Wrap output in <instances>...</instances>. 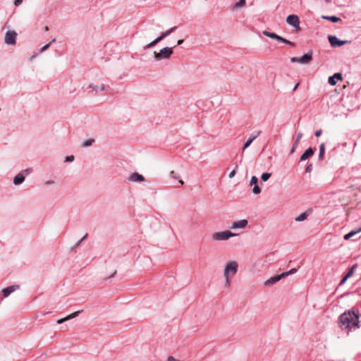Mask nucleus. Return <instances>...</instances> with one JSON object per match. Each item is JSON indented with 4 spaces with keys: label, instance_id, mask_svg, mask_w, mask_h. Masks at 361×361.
Returning a JSON list of instances; mask_svg holds the SVG:
<instances>
[{
    "label": "nucleus",
    "instance_id": "nucleus-1",
    "mask_svg": "<svg viewBox=\"0 0 361 361\" xmlns=\"http://www.w3.org/2000/svg\"><path fill=\"white\" fill-rule=\"evenodd\" d=\"M341 327L350 331L355 330L359 327V317L354 312H345L340 317Z\"/></svg>",
    "mask_w": 361,
    "mask_h": 361
},
{
    "label": "nucleus",
    "instance_id": "nucleus-2",
    "mask_svg": "<svg viewBox=\"0 0 361 361\" xmlns=\"http://www.w3.org/2000/svg\"><path fill=\"white\" fill-rule=\"evenodd\" d=\"M238 270V263L236 261H228L225 264L223 275L224 278V288H229L231 285V278L235 276Z\"/></svg>",
    "mask_w": 361,
    "mask_h": 361
},
{
    "label": "nucleus",
    "instance_id": "nucleus-3",
    "mask_svg": "<svg viewBox=\"0 0 361 361\" xmlns=\"http://www.w3.org/2000/svg\"><path fill=\"white\" fill-rule=\"evenodd\" d=\"M238 234L232 233L228 230L224 231L214 232L212 235V239L213 241H225L228 240L231 237L237 236Z\"/></svg>",
    "mask_w": 361,
    "mask_h": 361
},
{
    "label": "nucleus",
    "instance_id": "nucleus-4",
    "mask_svg": "<svg viewBox=\"0 0 361 361\" xmlns=\"http://www.w3.org/2000/svg\"><path fill=\"white\" fill-rule=\"evenodd\" d=\"M176 47V46H174L173 47H164L161 49L159 53L155 51L154 53V58L156 61L169 59L173 54V48Z\"/></svg>",
    "mask_w": 361,
    "mask_h": 361
},
{
    "label": "nucleus",
    "instance_id": "nucleus-5",
    "mask_svg": "<svg viewBox=\"0 0 361 361\" xmlns=\"http://www.w3.org/2000/svg\"><path fill=\"white\" fill-rule=\"evenodd\" d=\"M262 34L264 35V36H267L268 37H270L271 39H276L279 42H283L284 44H288L291 47H295V44L278 35H276V33H274V32H268V31H263L262 32Z\"/></svg>",
    "mask_w": 361,
    "mask_h": 361
},
{
    "label": "nucleus",
    "instance_id": "nucleus-6",
    "mask_svg": "<svg viewBox=\"0 0 361 361\" xmlns=\"http://www.w3.org/2000/svg\"><path fill=\"white\" fill-rule=\"evenodd\" d=\"M312 59V53L310 51L305 54H304L301 57H292L290 58V61L292 63H299L302 64H307L309 63Z\"/></svg>",
    "mask_w": 361,
    "mask_h": 361
},
{
    "label": "nucleus",
    "instance_id": "nucleus-7",
    "mask_svg": "<svg viewBox=\"0 0 361 361\" xmlns=\"http://www.w3.org/2000/svg\"><path fill=\"white\" fill-rule=\"evenodd\" d=\"M32 169H27L17 174L13 178V183L16 185L21 184L25 180V176L32 172Z\"/></svg>",
    "mask_w": 361,
    "mask_h": 361
},
{
    "label": "nucleus",
    "instance_id": "nucleus-8",
    "mask_svg": "<svg viewBox=\"0 0 361 361\" xmlns=\"http://www.w3.org/2000/svg\"><path fill=\"white\" fill-rule=\"evenodd\" d=\"M286 22L290 25L295 28L296 31L300 30V19L296 15H289L286 18Z\"/></svg>",
    "mask_w": 361,
    "mask_h": 361
},
{
    "label": "nucleus",
    "instance_id": "nucleus-9",
    "mask_svg": "<svg viewBox=\"0 0 361 361\" xmlns=\"http://www.w3.org/2000/svg\"><path fill=\"white\" fill-rule=\"evenodd\" d=\"M17 33L15 31H8L5 35V43L13 45L16 42Z\"/></svg>",
    "mask_w": 361,
    "mask_h": 361
},
{
    "label": "nucleus",
    "instance_id": "nucleus-10",
    "mask_svg": "<svg viewBox=\"0 0 361 361\" xmlns=\"http://www.w3.org/2000/svg\"><path fill=\"white\" fill-rule=\"evenodd\" d=\"M328 39L331 46L333 47H341L345 44V41H341L334 35H329L328 37Z\"/></svg>",
    "mask_w": 361,
    "mask_h": 361
},
{
    "label": "nucleus",
    "instance_id": "nucleus-11",
    "mask_svg": "<svg viewBox=\"0 0 361 361\" xmlns=\"http://www.w3.org/2000/svg\"><path fill=\"white\" fill-rule=\"evenodd\" d=\"M248 224V221L246 219H241L232 223V229H243L245 228Z\"/></svg>",
    "mask_w": 361,
    "mask_h": 361
},
{
    "label": "nucleus",
    "instance_id": "nucleus-12",
    "mask_svg": "<svg viewBox=\"0 0 361 361\" xmlns=\"http://www.w3.org/2000/svg\"><path fill=\"white\" fill-rule=\"evenodd\" d=\"M283 278V277L281 274H279V275H276V276H274L273 277H271L270 279H267V281H264V286L267 287V286H269L271 285H273L275 283L279 281Z\"/></svg>",
    "mask_w": 361,
    "mask_h": 361
},
{
    "label": "nucleus",
    "instance_id": "nucleus-13",
    "mask_svg": "<svg viewBox=\"0 0 361 361\" xmlns=\"http://www.w3.org/2000/svg\"><path fill=\"white\" fill-rule=\"evenodd\" d=\"M258 179L256 176H252L250 180V185H254L252 188V192L255 195L259 194L261 192V188L257 185Z\"/></svg>",
    "mask_w": 361,
    "mask_h": 361
},
{
    "label": "nucleus",
    "instance_id": "nucleus-14",
    "mask_svg": "<svg viewBox=\"0 0 361 361\" xmlns=\"http://www.w3.org/2000/svg\"><path fill=\"white\" fill-rule=\"evenodd\" d=\"M128 180L130 182H143L145 181V178L142 175L135 172L128 177Z\"/></svg>",
    "mask_w": 361,
    "mask_h": 361
},
{
    "label": "nucleus",
    "instance_id": "nucleus-15",
    "mask_svg": "<svg viewBox=\"0 0 361 361\" xmlns=\"http://www.w3.org/2000/svg\"><path fill=\"white\" fill-rule=\"evenodd\" d=\"M20 286L18 285H13L10 286L2 290L3 295L6 298L8 297L11 293L14 292L16 290L18 289Z\"/></svg>",
    "mask_w": 361,
    "mask_h": 361
},
{
    "label": "nucleus",
    "instance_id": "nucleus-16",
    "mask_svg": "<svg viewBox=\"0 0 361 361\" xmlns=\"http://www.w3.org/2000/svg\"><path fill=\"white\" fill-rule=\"evenodd\" d=\"M339 80H342V75L340 73H336L334 75L329 78L328 82L331 85L334 86L336 85L337 81Z\"/></svg>",
    "mask_w": 361,
    "mask_h": 361
},
{
    "label": "nucleus",
    "instance_id": "nucleus-17",
    "mask_svg": "<svg viewBox=\"0 0 361 361\" xmlns=\"http://www.w3.org/2000/svg\"><path fill=\"white\" fill-rule=\"evenodd\" d=\"M260 133H261V131L259 130L255 134L252 135L248 138V140L245 142L243 149L248 147L251 145V143L259 135Z\"/></svg>",
    "mask_w": 361,
    "mask_h": 361
},
{
    "label": "nucleus",
    "instance_id": "nucleus-18",
    "mask_svg": "<svg viewBox=\"0 0 361 361\" xmlns=\"http://www.w3.org/2000/svg\"><path fill=\"white\" fill-rule=\"evenodd\" d=\"M80 313V311L75 312L68 315L67 317H66L64 318L59 319L57 321V323L58 324H62V323L65 322L66 321H68V320H70L71 319H73V318L76 317L77 316L79 315Z\"/></svg>",
    "mask_w": 361,
    "mask_h": 361
},
{
    "label": "nucleus",
    "instance_id": "nucleus-19",
    "mask_svg": "<svg viewBox=\"0 0 361 361\" xmlns=\"http://www.w3.org/2000/svg\"><path fill=\"white\" fill-rule=\"evenodd\" d=\"M314 154V151L312 147H309L305 151V152L300 157V161H305L309 157L312 156Z\"/></svg>",
    "mask_w": 361,
    "mask_h": 361
},
{
    "label": "nucleus",
    "instance_id": "nucleus-20",
    "mask_svg": "<svg viewBox=\"0 0 361 361\" xmlns=\"http://www.w3.org/2000/svg\"><path fill=\"white\" fill-rule=\"evenodd\" d=\"M89 87L92 90V91H94L96 92L99 91H104L105 90V85L104 84H102L100 86L95 85L93 84L89 85Z\"/></svg>",
    "mask_w": 361,
    "mask_h": 361
},
{
    "label": "nucleus",
    "instance_id": "nucleus-21",
    "mask_svg": "<svg viewBox=\"0 0 361 361\" xmlns=\"http://www.w3.org/2000/svg\"><path fill=\"white\" fill-rule=\"evenodd\" d=\"M360 232H361V227L357 228V230L352 231L349 232L348 233L345 234L344 235V239L349 240L351 237H353V235H355V234H357Z\"/></svg>",
    "mask_w": 361,
    "mask_h": 361
},
{
    "label": "nucleus",
    "instance_id": "nucleus-22",
    "mask_svg": "<svg viewBox=\"0 0 361 361\" xmlns=\"http://www.w3.org/2000/svg\"><path fill=\"white\" fill-rule=\"evenodd\" d=\"M308 216H309V212H305L300 214L298 216H297L295 218V221H302L305 220Z\"/></svg>",
    "mask_w": 361,
    "mask_h": 361
},
{
    "label": "nucleus",
    "instance_id": "nucleus-23",
    "mask_svg": "<svg viewBox=\"0 0 361 361\" xmlns=\"http://www.w3.org/2000/svg\"><path fill=\"white\" fill-rule=\"evenodd\" d=\"M323 19H325V20H330L333 23H337L338 21L341 20V19L335 16H323L322 17Z\"/></svg>",
    "mask_w": 361,
    "mask_h": 361
},
{
    "label": "nucleus",
    "instance_id": "nucleus-24",
    "mask_svg": "<svg viewBox=\"0 0 361 361\" xmlns=\"http://www.w3.org/2000/svg\"><path fill=\"white\" fill-rule=\"evenodd\" d=\"M325 152V145L324 143H322L319 146V159H324V154Z\"/></svg>",
    "mask_w": 361,
    "mask_h": 361
},
{
    "label": "nucleus",
    "instance_id": "nucleus-25",
    "mask_svg": "<svg viewBox=\"0 0 361 361\" xmlns=\"http://www.w3.org/2000/svg\"><path fill=\"white\" fill-rule=\"evenodd\" d=\"M356 267H357V265H356V264H355V265L352 266V267L349 269L348 271V272H347V274H345V276H346L348 279H349L350 276H352L353 275L354 271H355V269H356Z\"/></svg>",
    "mask_w": 361,
    "mask_h": 361
},
{
    "label": "nucleus",
    "instance_id": "nucleus-26",
    "mask_svg": "<svg viewBox=\"0 0 361 361\" xmlns=\"http://www.w3.org/2000/svg\"><path fill=\"white\" fill-rule=\"evenodd\" d=\"M159 42V40L156 38L154 40H153L152 42H151L150 43L147 44L145 47V49H150V48L154 47L156 44H157Z\"/></svg>",
    "mask_w": 361,
    "mask_h": 361
},
{
    "label": "nucleus",
    "instance_id": "nucleus-27",
    "mask_svg": "<svg viewBox=\"0 0 361 361\" xmlns=\"http://www.w3.org/2000/svg\"><path fill=\"white\" fill-rule=\"evenodd\" d=\"M94 140H93V139L86 140L82 142V146L83 147H87L91 146L94 143Z\"/></svg>",
    "mask_w": 361,
    "mask_h": 361
},
{
    "label": "nucleus",
    "instance_id": "nucleus-28",
    "mask_svg": "<svg viewBox=\"0 0 361 361\" xmlns=\"http://www.w3.org/2000/svg\"><path fill=\"white\" fill-rule=\"evenodd\" d=\"M296 271H297V269H295V268H293L290 270H289L288 271L283 272L281 274H282L283 277L284 278V277L288 276H289L290 274H295Z\"/></svg>",
    "mask_w": 361,
    "mask_h": 361
},
{
    "label": "nucleus",
    "instance_id": "nucleus-29",
    "mask_svg": "<svg viewBox=\"0 0 361 361\" xmlns=\"http://www.w3.org/2000/svg\"><path fill=\"white\" fill-rule=\"evenodd\" d=\"M271 176L270 173H264L261 176V179L262 181H267Z\"/></svg>",
    "mask_w": 361,
    "mask_h": 361
},
{
    "label": "nucleus",
    "instance_id": "nucleus-30",
    "mask_svg": "<svg viewBox=\"0 0 361 361\" xmlns=\"http://www.w3.org/2000/svg\"><path fill=\"white\" fill-rule=\"evenodd\" d=\"M302 134L301 133H299L297 135V137L293 143V144H295V147H298L299 142H300V139L302 138Z\"/></svg>",
    "mask_w": 361,
    "mask_h": 361
},
{
    "label": "nucleus",
    "instance_id": "nucleus-31",
    "mask_svg": "<svg viewBox=\"0 0 361 361\" xmlns=\"http://www.w3.org/2000/svg\"><path fill=\"white\" fill-rule=\"evenodd\" d=\"M176 28H177V27L174 26V27H172L166 30L164 32L166 34V35L169 36L170 34H171L173 32H174L176 30Z\"/></svg>",
    "mask_w": 361,
    "mask_h": 361
},
{
    "label": "nucleus",
    "instance_id": "nucleus-32",
    "mask_svg": "<svg viewBox=\"0 0 361 361\" xmlns=\"http://www.w3.org/2000/svg\"><path fill=\"white\" fill-rule=\"evenodd\" d=\"M51 45V43H48L47 44H45L44 46H43L40 50H39V53H42L44 51H45Z\"/></svg>",
    "mask_w": 361,
    "mask_h": 361
},
{
    "label": "nucleus",
    "instance_id": "nucleus-33",
    "mask_svg": "<svg viewBox=\"0 0 361 361\" xmlns=\"http://www.w3.org/2000/svg\"><path fill=\"white\" fill-rule=\"evenodd\" d=\"M166 37H167L166 34L165 33V32H163L161 33V35L158 37H157V39L159 40V42H161Z\"/></svg>",
    "mask_w": 361,
    "mask_h": 361
},
{
    "label": "nucleus",
    "instance_id": "nucleus-34",
    "mask_svg": "<svg viewBox=\"0 0 361 361\" xmlns=\"http://www.w3.org/2000/svg\"><path fill=\"white\" fill-rule=\"evenodd\" d=\"M245 0H239L238 2H237L235 5V7H240L245 4Z\"/></svg>",
    "mask_w": 361,
    "mask_h": 361
},
{
    "label": "nucleus",
    "instance_id": "nucleus-35",
    "mask_svg": "<svg viewBox=\"0 0 361 361\" xmlns=\"http://www.w3.org/2000/svg\"><path fill=\"white\" fill-rule=\"evenodd\" d=\"M312 170V164H308L305 168V172L306 173H310Z\"/></svg>",
    "mask_w": 361,
    "mask_h": 361
},
{
    "label": "nucleus",
    "instance_id": "nucleus-36",
    "mask_svg": "<svg viewBox=\"0 0 361 361\" xmlns=\"http://www.w3.org/2000/svg\"><path fill=\"white\" fill-rule=\"evenodd\" d=\"M170 175L173 178H175V179H177L179 178L178 174L173 171H171Z\"/></svg>",
    "mask_w": 361,
    "mask_h": 361
},
{
    "label": "nucleus",
    "instance_id": "nucleus-37",
    "mask_svg": "<svg viewBox=\"0 0 361 361\" xmlns=\"http://www.w3.org/2000/svg\"><path fill=\"white\" fill-rule=\"evenodd\" d=\"M348 278L345 275V276L343 277V279H341V281H340V283H339V286H342V285H343V284L345 283V281L348 280Z\"/></svg>",
    "mask_w": 361,
    "mask_h": 361
},
{
    "label": "nucleus",
    "instance_id": "nucleus-38",
    "mask_svg": "<svg viewBox=\"0 0 361 361\" xmlns=\"http://www.w3.org/2000/svg\"><path fill=\"white\" fill-rule=\"evenodd\" d=\"M348 278L345 275V276L343 277V279H341V281H340V283H339V286H342V285H343V284L345 283V281L348 280Z\"/></svg>",
    "mask_w": 361,
    "mask_h": 361
},
{
    "label": "nucleus",
    "instance_id": "nucleus-39",
    "mask_svg": "<svg viewBox=\"0 0 361 361\" xmlns=\"http://www.w3.org/2000/svg\"><path fill=\"white\" fill-rule=\"evenodd\" d=\"M236 169H237V166L235 167V169H234L228 175V177L230 178H232L236 173Z\"/></svg>",
    "mask_w": 361,
    "mask_h": 361
},
{
    "label": "nucleus",
    "instance_id": "nucleus-40",
    "mask_svg": "<svg viewBox=\"0 0 361 361\" xmlns=\"http://www.w3.org/2000/svg\"><path fill=\"white\" fill-rule=\"evenodd\" d=\"M73 159H74V156L73 155L68 156L66 158V161H73Z\"/></svg>",
    "mask_w": 361,
    "mask_h": 361
},
{
    "label": "nucleus",
    "instance_id": "nucleus-41",
    "mask_svg": "<svg viewBox=\"0 0 361 361\" xmlns=\"http://www.w3.org/2000/svg\"><path fill=\"white\" fill-rule=\"evenodd\" d=\"M322 130H317L315 132L314 135H315L316 137H319L322 135Z\"/></svg>",
    "mask_w": 361,
    "mask_h": 361
},
{
    "label": "nucleus",
    "instance_id": "nucleus-42",
    "mask_svg": "<svg viewBox=\"0 0 361 361\" xmlns=\"http://www.w3.org/2000/svg\"><path fill=\"white\" fill-rule=\"evenodd\" d=\"M22 1H23V0H16V1H14V4H15L16 6H19L20 4H21Z\"/></svg>",
    "mask_w": 361,
    "mask_h": 361
},
{
    "label": "nucleus",
    "instance_id": "nucleus-43",
    "mask_svg": "<svg viewBox=\"0 0 361 361\" xmlns=\"http://www.w3.org/2000/svg\"><path fill=\"white\" fill-rule=\"evenodd\" d=\"M87 236V234H85L80 240L79 242L77 243L76 245H78Z\"/></svg>",
    "mask_w": 361,
    "mask_h": 361
},
{
    "label": "nucleus",
    "instance_id": "nucleus-44",
    "mask_svg": "<svg viewBox=\"0 0 361 361\" xmlns=\"http://www.w3.org/2000/svg\"><path fill=\"white\" fill-rule=\"evenodd\" d=\"M183 42V39H179L177 42V45H180Z\"/></svg>",
    "mask_w": 361,
    "mask_h": 361
},
{
    "label": "nucleus",
    "instance_id": "nucleus-45",
    "mask_svg": "<svg viewBox=\"0 0 361 361\" xmlns=\"http://www.w3.org/2000/svg\"><path fill=\"white\" fill-rule=\"evenodd\" d=\"M296 147H295V144H293V147H292V149H291V152H291V153H293V152H295V150Z\"/></svg>",
    "mask_w": 361,
    "mask_h": 361
},
{
    "label": "nucleus",
    "instance_id": "nucleus-46",
    "mask_svg": "<svg viewBox=\"0 0 361 361\" xmlns=\"http://www.w3.org/2000/svg\"><path fill=\"white\" fill-rule=\"evenodd\" d=\"M37 56V54H34V55H32V56L30 57V61L33 60V59H34Z\"/></svg>",
    "mask_w": 361,
    "mask_h": 361
},
{
    "label": "nucleus",
    "instance_id": "nucleus-47",
    "mask_svg": "<svg viewBox=\"0 0 361 361\" xmlns=\"http://www.w3.org/2000/svg\"><path fill=\"white\" fill-rule=\"evenodd\" d=\"M55 42H56V39L54 38L49 43H51V44L52 43H54Z\"/></svg>",
    "mask_w": 361,
    "mask_h": 361
},
{
    "label": "nucleus",
    "instance_id": "nucleus-48",
    "mask_svg": "<svg viewBox=\"0 0 361 361\" xmlns=\"http://www.w3.org/2000/svg\"><path fill=\"white\" fill-rule=\"evenodd\" d=\"M299 84H296L295 86L293 88V90H295L297 89V87H298Z\"/></svg>",
    "mask_w": 361,
    "mask_h": 361
},
{
    "label": "nucleus",
    "instance_id": "nucleus-49",
    "mask_svg": "<svg viewBox=\"0 0 361 361\" xmlns=\"http://www.w3.org/2000/svg\"><path fill=\"white\" fill-rule=\"evenodd\" d=\"M179 183H180V184L181 185H183V183H184V182H183V180H179Z\"/></svg>",
    "mask_w": 361,
    "mask_h": 361
},
{
    "label": "nucleus",
    "instance_id": "nucleus-50",
    "mask_svg": "<svg viewBox=\"0 0 361 361\" xmlns=\"http://www.w3.org/2000/svg\"><path fill=\"white\" fill-rule=\"evenodd\" d=\"M44 30H45V31H48V30H49V27H48L47 26H46V27H44Z\"/></svg>",
    "mask_w": 361,
    "mask_h": 361
},
{
    "label": "nucleus",
    "instance_id": "nucleus-51",
    "mask_svg": "<svg viewBox=\"0 0 361 361\" xmlns=\"http://www.w3.org/2000/svg\"><path fill=\"white\" fill-rule=\"evenodd\" d=\"M326 3H330L331 0H324Z\"/></svg>",
    "mask_w": 361,
    "mask_h": 361
}]
</instances>
